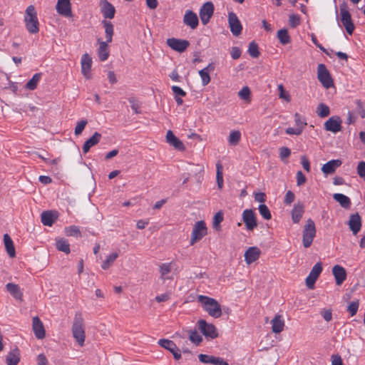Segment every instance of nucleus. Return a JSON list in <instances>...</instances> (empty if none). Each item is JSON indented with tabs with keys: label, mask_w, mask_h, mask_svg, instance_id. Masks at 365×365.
Instances as JSON below:
<instances>
[{
	"label": "nucleus",
	"mask_w": 365,
	"mask_h": 365,
	"mask_svg": "<svg viewBox=\"0 0 365 365\" xmlns=\"http://www.w3.org/2000/svg\"><path fill=\"white\" fill-rule=\"evenodd\" d=\"M183 23L191 29H195L199 24L198 17L192 10H187L183 16Z\"/></svg>",
	"instance_id": "dca6fc26"
},
{
	"label": "nucleus",
	"mask_w": 365,
	"mask_h": 365,
	"mask_svg": "<svg viewBox=\"0 0 365 365\" xmlns=\"http://www.w3.org/2000/svg\"><path fill=\"white\" fill-rule=\"evenodd\" d=\"M118 257V254L117 252H114L108 255L101 265L102 269H108L115 261Z\"/></svg>",
	"instance_id": "58836bf2"
},
{
	"label": "nucleus",
	"mask_w": 365,
	"mask_h": 365,
	"mask_svg": "<svg viewBox=\"0 0 365 365\" xmlns=\"http://www.w3.org/2000/svg\"><path fill=\"white\" fill-rule=\"evenodd\" d=\"M81 72L83 75L86 77H88L92 66V58L88 53L83 54L81 57Z\"/></svg>",
	"instance_id": "393cba45"
},
{
	"label": "nucleus",
	"mask_w": 365,
	"mask_h": 365,
	"mask_svg": "<svg viewBox=\"0 0 365 365\" xmlns=\"http://www.w3.org/2000/svg\"><path fill=\"white\" fill-rule=\"evenodd\" d=\"M291 155V150L287 147H282L279 149V157L282 160L287 158Z\"/></svg>",
	"instance_id": "052dcab7"
},
{
	"label": "nucleus",
	"mask_w": 365,
	"mask_h": 365,
	"mask_svg": "<svg viewBox=\"0 0 365 365\" xmlns=\"http://www.w3.org/2000/svg\"><path fill=\"white\" fill-rule=\"evenodd\" d=\"M197 301L202 304V309L210 317L219 318L222 316L221 306L216 299L207 296L199 295Z\"/></svg>",
	"instance_id": "f257e3e1"
},
{
	"label": "nucleus",
	"mask_w": 365,
	"mask_h": 365,
	"mask_svg": "<svg viewBox=\"0 0 365 365\" xmlns=\"http://www.w3.org/2000/svg\"><path fill=\"white\" fill-rule=\"evenodd\" d=\"M32 327L34 334L37 339H42L45 337V329L38 317H33Z\"/></svg>",
	"instance_id": "aec40b11"
},
{
	"label": "nucleus",
	"mask_w": 365,
	"mask_h": 365,
	"mask_svg": "<svg viewBox=\"0 0 365 365\" xmlns=\"http://www.w3.org/2000/svg\"><path fill=\"white\" fill-rule=\"evenodd\" d=\"M307 178L303 173L299 170L297 173V185L301 186L306 182Z\"/></svg>",
	"instance_id": "680f3d73"
},
{
	"label": "nucleus",
	"mask_w": 365,
	"mask_h": 365,
	"mask_svg": "<svg viewBox=\"0 0 365 365\" xmlns=\"http://www.w3.org/2000/svg\"><path fill=\"white\" fill-rule=\"evenodd\" d=\"M57 217L58 215L52 211H43L41 215V222L43 225L51 226Z\"/></svg>",
	"instance_id": "c85d7f7f"
},
{
	"label": "nucleus",
	"mask_w": 365,
	"mask_h": 365,
	"mask_svg": "<svg viewBox=\"0 0 365 365\" xmlns=\"http://www.w3.org/2000/svg\"><path fill=\"white\" fill-rule=\"evenodd\" d=\"M261 250L257 247H250L245 252V260L247 264H250L259 259Z\"/></svg>",
	"instance_id": "6ab92c4d"
},
{
	"label": "nucleus",
	"mask_w": 365,
	"mask_h": 365,
	"mask_svg": "<svg viewBox=\"0 0 365 365\" xmlns=\"http://www.w3.org/2000/svg\"><path fill=\"white\" fill-rule=\"evenodd\" d=\"M304 212V205L302 202H298L294 205L292 210V220L294 223H298L302 217Z\"/></svg>",
	"instance_id": "b1692460"
},
{
	"label": "nucleus",
	"mask_w": 365,
	"mask_h": 365,
	"mask_svg": "<svg viewBox=\"0 0 365 365\" xmlns=\"http://www.w3.org/2000/svg\"><path fill=\"white\" fill-rule=\"evenodd\" d=\"M58 14L64 17H71L72 11L70 0H58L56 6Z\"/></svg>",
	"instance_id": "2eb2a0df"
},
{
	"label": "nucleus",
	"mask_w": 365,
	"mask_h": 365,
	"mask_svg": "<svg viewBox=\"0 0 365 365\" xmlns=\"http://www.w3.org/2000/svg\"><path fill=\"white\" fill-rule=\"evenodd\" d=\"M272 330L274 333L278 334L283 331L284 321L281 315L277 314L271 321Z\"/></svg>",
	"instance_id": "cd10ccee"
},
{
	"label": "nucleus",
	"mask_w": 365,
	"mask_h": 365,
	"mask_svg": "<svg viewBox=\"0 0 365 365\" xmlns=\"http://www.w3.org/2000/svg\"><path fill=\"white\" fill-rule=\"evenodd\" d=\"M258 210H259L260 215L264 220H269L272 218L271 212H270L268 207L266 205H264V204L259 205Z\"/></svg>",
	"instance_id": "c03bdc74"
},
{
	"label": "nucleus",
	"mask_w": 365,
	"mask_h": 365,
	"mask_svg": "<svg viewBox=\"0 0 365 365\" xmlns=\"http://www.w3.org/2000/svg\"><path fill=\"white\" fill-rule=\"evenodd\" d=\"M129 102L130 103L131 108L135 111V113H140L141 110H140V103L133 98H129Z\"/></svg>",
	"instance_id": "5fc2aeb1"
},
{
	"label": "nucleus",
	"mask_w": 365,
	"mask_h": 365,
	"mask_svg": "<svg viewBox=\"0 0 365 365\" xmlns=\"http://www.w3.org/2000/svg\"><path fill=\"white\" fill-rule=\"evenodd\" d=\"M6 291L9 292L15 299L21 300L23 294L18 284L8 283L6 285Z\"/></svg>",
	"instance_id": "473e14b6"
},
{
	"label": "nucleus",
	"mask_w": 365,
	"mask_h": 365,
	"mask_svg": "<svg viewBox=\"0 0 365 365\" xmlns=\"http://www.w3.org/2000/svg\"><path fill=\"white\" fill-rule=\"evenodd\" d=\"M87 120H81L77 123V125L75 128L74 133L76 135H80L83 130H84L86 125H87Z\"/></svg>",
	"instance_id": "3c124183"
},
{
	"label": "nucleus",
	"mask_w": 365,
	"mask_h": 365,
	"mask_svg": "<svg viewBox=\"0 0 365 365\" xmlns=\"http://www.w3.org/2000/svg\"><path fill=\"white\" fill-rule=\"evenodd\" d=\"M286 133L288 135H299L302 133V128H287L285 130Z\"/></svg>",
	"instance_id": "69168bd1"
},
{
	"label": "nucleus",
	"mask_w": 365,
	"mask_h": 365,
	"mask_svg": "<svg viewBox=\"0 0 365 365\" xmlns=\"http://www.w3.org/2000/svg\"><path fill=\"white\" fill-rule=\"evenodd\" d=\"M348 225L353 235H355L360 231L361 227V218L358 212L350 215Z\"/></svg>",
	"instance_id": "a211bd4d"
},
{
	"label": "nucleus",
	"mask_w": 365,
	"mask_h": 365,
	"mask_svg": "<svg viewBox=\"0 0 365 365\" xmlns=\"http://www.w3.org/2000/svg\"><path fill=\"white\" fill-rule=\"evenodd\" d=\"M207 235V227L204 221H197L192 229L190 244L195 245Z\"/></svg>",
	"instance_id": "423d86ee"
},
{
	"label": "nucleus",
	"mask_w": 365,
	"mask_h": 365,
	"mask_svg": "<svg viewBox=\"0 0 365 365\" xmlns=\"http://www.w3.org/2000/svg\"><path fill=\"white\" fill-rule=\"evenodd\" d=\"M228 22L232 34L235 36H238L242 33V26L234 12L229 13Z\"/></svg>",
	"instance_id": "ddd939ff"
},
{
	"label": "nucleus",
	"mask_w": 365,
	"mask_h": 365,
	"mask_svg": "<svg viewBox=\"0 0 365 365\" xmlns=\"http://www.w3.org/2000/svg\"><path fill=\"white\" fill-rule=\"evenodd\" d=\"M210 364L213 365H229L222 358L214 356L210 360Z\"/></svg>",
	"instance_id": "338daca9"
},
{
	"label": "nucleus",
	"mask_w": 365,
	"mask_h": 365,
	"mask_svg": "<svg viewBox=\"0 0 365 365\" xmlns=\"http://www.w3.org/2000/svg\"><path fill=\"white\" fill-rule=\"evenodd\" d=\"M333 198L344 209H349L351 205V200L349 197L341 193H335Z\"/></svg>",
	"instance_id": "2f4dec72"
},
{
	"label": "nucleus",
	"mask_w": 365,
	"mask_h": 365,
	"mask_svg": "<svg viewBox=\"0 0 365 365\" xmlns=\"http://www.w3.org/2000/svg\"><path fill=\"white\" fill-rule=\"evenodd\" d=\"M198 329L205 337L215 339L218 336L216 327L212 324L207 323L205 320H199Z\"/></svg>",
	"instance_id": "9d476101"
},
{
	"label": "nucleus",
	"mask_w": 365,
	"mask_h": 365,
	"mask_svg": "<svg viewBox=\"0 0 365 365\" xmlns=\"http://www.w3.org/2000/svg\"><path fill=\"white\" fill-rule=\"evenodd\" d=\"M357 173L360 178L365 180V162L361 161L357 166Z\"/></svg>",
	"instance_id": "bf43d9fd"
},
{
	"label": "nucleus",
	"mask_w": 365,
	"mask_h": 365,
	"mask_svg": "<svg viewBox=\"0 0 365 365\" xmlns=\"http://www.w3.org/2000/svg\"><path fill=\"white\" fill-rule=\"evenodd\" d=\"M340 14H341V21L344 26L346 32L351 35L354 30V25L353 24L351 14L348 9V6L346 3L344 2L340 5Z\"/></svg>",
	"instance_id": "39448f33"
},
{
	"label": "nucleus",
	"mask_w": 365,
	"mask_h": 365,
	"mask_svg": "<svg viewBox=\"0 0 365 365\" xmlns=\"http://www.w3.org/2000/svg\"><path fill=\"white\" fill-rule=\"evenodd\" d=\"M102 24L105 29V34H106V38L107 42H112L113 40V36L114 34V28L113 24L112 22L107 21V20H103Z\"/></svg>",
	"instance_id": "72a5a7b5"
},
{
	"label": "nucleus",
	"mask_w": 365,
	"mask_h": 365,
	"mask_svg": "<svg viewBox=\"0 0 365 365\" xmlns=\"http://www.w3.org/2000/svg\"><path fill=\"white\" fill-rule=\"evenodd\" d=\"M322 272V265L321 262H317L312 269L309 274L306 278V285L309 289H314V284L321 272Z\"/></svg>",
	"instance_id": "f8f14e48"
},
{
	"label": "nucleus",
	"mask_w": 365,
	"mask_h": 365,
	"mask_svg": "<svg viewBox=\"0 0 365 365\" xmlns=\"http://www.w3.org/2000/svg\"><path fill=\"white\" fill-rule=\"evenodd\" d=\"M317 76L319 81L322 83L324 87L327 89L333 86V80L331 75L327 68V66L323 63H319L317 67Z\"/></svg>",
	"instance_id": "0eeeda50"
},
{
	"label": "nucleus",
	"mask_w": 365,
	"mask_h": 365,
	"mask_svg": "<svg viewBox=\"0 0 365 365\" xmlns=\"http://www.w3.org/2000/svg\"><path fill=\"white\" fill-rule=\"evenodd\" d=\"M242 220L247 230L252 231L257 227V217L252 209H246L243 211Z\"/></svg>",
	"instance_id": "1a4fd4ad"
},
{
	"label": "nucleus",
	"mask_w": 365,
	"mask_h": 365,
	"mask_svg": "<svg viewBox=\"0 0 365 365\" xmlns=\"http://www.w3.org/2000/svg\"><path fill=\"white\" fill-rule=\"evenodd\" d=\"M41 77V73H35L33 77L26 83L24 88L33 91L36 88L37 84L39 82Z\"/></svg>",
	"instance_id": "c9c22d12"
},
{
	"label": "nucleus",
	"mask_w": 365,
	"mask_h": 365,
	"mask_svg": "<svg viewBox=\"0 0 365 365\" xmlns=\"http://www.w3.org/2000/svg\"><path fill=\"white\" fill-rule=\"evenodd\" d=\"M217 182L219 188H221L223 185V178L222 172V166L220 164L217 165Z\"/></svg>",
	"instance_id": "603ef678"
},
{
	"label": "nucleus",
	"mask_w": 365,
	"mask_h": 365,
	"mask_svg": "<svg viewBox=\"0 0 365 365\" xmlns=\"http://www.w3.org/2000/svg\"><path fill=\"white\" fill-rule=\"evenodd\" d=\"M171 264L170 263H164L160 266V278L163 280L168 279L165 277V275L169 274L171 272Z\"/></svg>",
	"instance_id": "a18cd8bd"
},
{
	"label": "nucleus",
	"mask_w": 365,
	"mask_h": 365,
	"mask_svg": "<svg viewBox=\"0 0 365 365\" xmlns=\"http://www.w3.org/2000/svg\"><path fill=\"white\" fill-rule=\"evenodd\" d=\"M101 13L105 19H113L115 13V7L107 0H104L101 7Z\"/></svg>",
	"instance_id": "a878e982"
},
{
	"label": "nucleus",
	"mask_w": 365,
	"mask_h": 365,
	"mask_svg": "<svg viewBox=\"0 0 365 365\" xmlns=\"http://www.w3.org/2000/svg\"><path fill=\"white\" fill-rule=\"evenodd\" d=\"M101 138V134L98 132H95L93 135L84 143L83 145V153H87L91 147L97 145L99 143Z\"/></svg>",
	"instance_id": "bb28decb"
},
{
	"label": "nucleus",
	"mask_w": 365,
	"mask_h": 365,
	"mask_svg": "<svg viewBox=\"0 0 365 365\" xmlns=\"http://www.w3.org/2000/svg\"><path fill=\"white\" fill-rule=\"evenodd\" d=\"M302 244L305 248L309 247L316 236V226L312 219H308L303 228Z\"/></svg>",
	"instance_id": "20e7f679"
},
{
	"label": "nucleus",
	"mask_w": 365,
	"mask_h": 365,
	"mask_svg": "<svg viewBox=\"0 0 365 365\" xmlns=\"http://www.w3.org/2000/svg\"><path fill=\"white\" fill-rule=\"evenodd\" d=\"M294 122L298 128H302V130L307 125V123L302 119V116L298 113L294 114Z\"/></svg>",
	"instance_id": "4d7b16f0"
},
{
	"label": "nucleus",
	"mask_w": 365,
	"mask_h": 365,
	"mask_svg": "<svg viewBox=\"0 0 365 365\" xmlns=\"http://www.w3.org/2000/svg\"><path fill=\"white\" fill-rule=\"evenodd\" d=\"M359 306V301L351 302L347 308V311L351 314V316H354L356 314Z\"/></svg>",
	"instance_id": "8fccbe9b"
},
{
	"label": "nucleus",
	"mask_w": 365,
	"mask_h": 365,
	"mask_svg": "<svg viewBox=\"0 0 365 365\" xmlns=\"http://www.w3.org/2000/svg\"><path fill=\"white\" fill-rule=\"evenodd\" d=\"M65 233L67 236L81 237L79 228L76 225H71L65 228Z\"/></svg>",
	"instance_id": "37998d69"
},
{
	"label": "nucleus",
	"mask_w": 365,
	"mask_h": 365,
	"mask_svg": "<svg viewBox=\"0 0 365 365\" xmlns=\"http://www.w3.org/2000/svg\"><path fill=\"white\" fill-rule=\"evenodd\" d=\"M300 24V18L298 15L291 14L289 18V24L292 28L297 27Z\"/></svg>",
	"instance_id": "864d4df0"
},
{
	"label": "nucleus",
	"mask_w": 365,
	"mask_h": 365,
	"mask_svg": "<svg viewBox=\"0 0 365 365\" xmlns=\"http://www.w3.org/2000/svg\"><path fill=\"white\" fill-rule=\"evenodd\" d=\"M166 43L173 50L180 53L184 52L190 46L189 41L175 38H168Z\"/></svg>",
	"instance_id": "9b49d317"
},
{
	"label": "nucleus",
	"mask_w": 365,
	"mask_h": 365,
	"mask_svg": "<svg viewBox=\"0 0 365 365\" xmlns=\"http://www.w3.org/2000/svg\"><path fill=\"white\" fill-rule=\"evenodd\" d=\"M56 246L58 250L63 252L66 254L70 253V245L66 240L63 238L57 240Z\"/></svg>",
	"instance_id": "4c0bfd02"
},
{
	"label": "nucleus",
	"mask_w": 365,
	"mask_h": 365,
	"mask_svg": "<svg viewBox=\"0 0 365 365\" xmlns=\"http://www.w3.org/2000/svg\"><path fill=\"white\" fill-rule=\"evenodd\" d=\"M24 22L27 31L32 34H37L39 31V23L37 13L33 5H29L25 11Z\"/></svg>",
	"instance_id": "7ed1b4c3"
},
{
	"label": "nucleus",
	"mask_w": 365,
	"mask_h": 365,
	"mask_svg": "<svg viewBox=\"0 0 365 365\" xmlns=\"http://www.w3.org/2000/svg\"><path fill=\"white\" fill-rule=\"evenodd\" d=\"M316 113L320 118H325L330 114V109L329 106L323 103H321L318 105Z\"/></svg>",
	"instance_id": "ea45409f"
},
{
	"label": "nucleus",
	"mask_w": 365,
	"mask_h": 365,
	"mask_svg": "<svg viewBox=\"0 0 365 365\" xmlns=\"http://www.w3.org/2000/svg\"><path fill=\"white\" fill-rule=\"evenodd\" d=\"M212 69H213V66L212 64H210L206 68L199 71V74L201 77L202 82L204 86L208 84L210 81L209 71Z\"/></svg>",
	"instance_id": "f704fd0d"
},
{
	"label": "nucleus",
	"mask_w": 365,
	"mask_h": 365,
	"mask_svg": "<svg viewBox=\"0 0 365 365\" xmlns=\"http://www.w3.org/2000/svg\"><path fill=\"white\" fill-rule=\"evenodd\" d=\"M277 38L282 45H287L291 41L288 31L286 29H282L278 31Z\"/></svg>",
	"instance_id": "e433bc0d"
},
{
	"label": "nucleus",
	"mask_w": 365,
	"mask_h": 365,
	"mask_svg": "<svg viewBox=\"0 0 365 365\" xmlns=\"http://www.w3.org/2000/svg\"><path fill=\"white\" fill-rule=\"evenodd\" d=\"M4 243L6 250L7 254L11 258H14L16 256V250L14 247V242L9 235V234L6 233L4 235Z\"/></svg>",
	"instance_id": "c756f323"
},
{
	"label": "nucleus",
	"mask_w": 365,
	"mask_h": 365,
	"mask_svg": "<svg viewBox=\"0 0 365 365\" xmlns=\"http://www.w3.org/2000/svg\"><path fill=\"white\" fill-rule=\"evenodd\" d=\"M311 37H312V41L317 47H318L322 52H324L327 55H328V56L330 55L329 51L321 43H319L318 42L317 37L314 34H312Z\"/></svg>",
	"instance_id": "13d9d810"
},
{
	"label": "nucleus",
	"mask_w": 365,
	"mask_h": 365,
	"mask_svg": "<svg viewBox=\"0 0 365 365\" xmlns=\"http://www.w3.org/2000/svg\"><path fill=\"white\" fill-rule=\"evenodd\" d=\"M223 221V214L222 212L219 211L217 212L214 217H213V227L215 229V230H219L220 229V222H222Z\"/></svg>",
	"instance_id": "de8ad7c7"
},
{
	"label": "nucleus",
	"mask_w": 365,
	"mask_h": 365,
	"mask_svg": "<svg viewBox=\"0 0 365 365\" xmlns=\"http://www.w3.org/2000/svg\"><path fill=\"white\" fill-rule=\"evenodd\" d=\"M158 344L168 351H172V347L173 348L175 344L171 340L162 339L158 341Z\"/></svg>",
	"instance_id": "09e8293b"
},
{
	"label": "nucleus",
	"mask_w": 365,
	"mask_h": 365,
	"mask_svg": "<svg viewBox=\"0 0 365 365\" xmlns=\"http://www.w3.org/2000/svg\"><path fill=\"white\" fill-rule=\"evenodd\" d=\"M241 139V133L239 130L232 131L229 135V143L230 145H237Z\"/></svg>",
	"instance_id": "79ce46f5"
},
{
	"label": "nucleus",
	"mask_w": 365,
	"mask_h": 365,
	"mask_svg": "<svg viewBox=\"0 0 365 365\" xmlns=\"http://www.w3.org/2000/svg\"><path fill=\"white\" fill-rule=\"evenodd\" d=\"M189 339L196 345H199L202 341V336L197 332L196 330L189 331Z\"/></svg>",
	"instance_id": "49530a36"
},
{
	"label": "nucleus",
	"mask_w": 365,
	"mask_h": 365,
	"mask_svg": "<svg viewBox=\"0 0 365 365\" xmlns=\"http://www.w3.org/2000/svg\"><path fill=\"white\" fill-rule=\"evenodd\" d=\"M356 110L359 114L361 118H365V109L363 106V103L360 100L356 101Z\"/></svg>",
	"instance_id": "6e6d98bb"
},
{
	"label": "nucleus",
	"mask_w": 365,
	"mask_h": 365,
	"mask_svg": "<svg viewBox=\"0 0 365 365\" xmlns=\"http://www.w3.org/2000/svg\"><path fill=\"white\" fill-rule=\"evenodd\" d=\"M99 47L98 48V55L101 61H106L109 57L108 45L110 42L103 41L101 38L97 40Z\"/></svg>",
	"instance_id": "4be33fe9"
},
{
	"label": "nucleus",
	"mask_w": 365,
	"mask_h": 365,
	"mask_svg": "<svg viewBox=\"0 0 365 365\" xmlns=\"http://www.w3.org/2000/svg\"><path fill=\"white\" fill-rule=\"evenodd\" d=\"M331 365H344L342 359L339 354H333L331 356Z\"/></svg>",
	"instance_id": "0e129e2a"
},
{
	"label": "nucleus",
	"mask_w": 365,
	"mask_h": 365,
	"mask_svg": "<svg viewBox=\"0 0 365 365\" xmlns=\"http://www.w3.org/2000/svg\"><path fill=\"white\" fill-rule=\"evenodd\" d=\"M166 142L170 146H173L175 149L179 151H184L185 150L183 143L174 135L172 130H168L167 132Z\"/></svg>",
	"instance_id": "f3484780"
},
{
	"label": "nucleus",
	"mask_w": 365,
	"mask_h": 365,
	"mask_svg": "<svg viewBox=\"0 0 365 365\" xmlns=\"http://www.w3.org/2000/svg\"><path fill=\"white\" fill-rule=\"evenodd\" d=\"M324 128L327 131H331L336 133L341 129V120L340 117L334 115L329 118L324 124Z\"/></svg>",
	"instance_id": "4468645a"
},
{
	"label": "nucleus",
	"mask_w": 365,
	"mask_h": 365,
	"mask_svg": "<svg viewBox=\"0 0 365 365\" xmlns=\"http://www.w3.org/2000/svg\"><path fill=\"white\" fill-rule=\"evenodd\" d=\"M71 330L73 336L76 342L80 346H83L85 342L86 334L83 327V318L81 313H76Z\"/></svg>",
	"instance_id": "f03ea898"
},
{
	"label": "nucleus",
	"mask_w": 365,
	"mask_h": 365,
	"mask_svg": "<svg viewBox=\"0 0 365 365\" xmlns=\"http://www.w3.org/2000/svg\"><path fill=\"white\" fill-rule=\"evenodd\" d=\"M301 163L302 165L303 168L307 171H310V163L308 158L305 155H302L301 157Z\"/></svg>",
	"instance_id": "774afa93"
},
{
	"label": "nucleus",
	"mask_w": 365,
	"mask_h": 365,
	"mask_svg": "<svg viewBox=\"0 0 365 365\" xmlns=\"http://www.w3.org/2000/svg\"><path fill=\"white\" fill-rule=\"evenodd\" d=\"M332 274L337 285L341 284L346 279V272L345 269L340 265H334L332 268Z\"/></svg>",
	"instance_id": "412c9836"
},
{
	"label": "nucleus",
	"mask_w": 365,
	"mask_h": 365,
	"mask_svg": "<svg viewBox=\"0 0 365 365\" xmlns=\"http://www.w3.org/2000/svg\"><path fill=\"white\" fill-rule=\"evenodd\" d=\"M215 6L212 2L207 1L201 6L199 15L201 22L203 25H206L210 20L214 14Z\"/></svg>",
	"instance_id": "6e6552de"
},
{
	"label": "nucleus",
	"mask_w": 365,
	"mask_h": 365,
	"mask_svg": "<svg viewBox=\"0 0 365 365\" xmlns=\"http://www.w3.org/2000/svg\"><path fill=\"white\" fill-rule=\"evenodd\" d=\"M295 198V195L293 192L291 190H288L285 195L284 197V203L287 205H290L292 202H294Z\"/></svg>",
	"instance_id": "e2e57ef3"
},
{
	"label": "nucleus",
	"mask_w": 365,
	"mask_h": 365,
	"mask_svg": "<svg viewBox=\"0 0 365 365\" xmlns=\"http://www.w3.org/2000/svg\"><path fill=\"white\" fill-rule=\"evenodd\" d=\"M247 52L252 58H258L259 56V47L255 41H253L250 43Z\"/></svg>",
	"instance_id": "a19ab883"
},
{
	"label": "nucleus",
	"mask_w": 365,
	"mask_h": 365,
	"mask_svg": "<svg viewBox=\"0 0 365 365\" xmlns=\"http://www.w3.org/2000/svg\"><path fill=\"white\" fill-rule=\"evenodd\" d=\"M342 162L340 160H331L323 165L322 171L325 175L332 174L335 172L336 168L341 166Z\"/></svg>",
	"instance_id": "5701e85b"
},
{
	"label": "nucleus",
	"mask_w": 365,
	"mask_h": 365,
	"mask_svg": "<svg viewBox=\"0 0 365 365\" xmlns=\"http://www.w3.org/2000/svg\"><path fill=\"white\" fill-rule=\"evenodd\" d=\"M20 361L19 350L16 348L11 350L6 357L7 365H17Z\"/></svg>",
	"instance_id": "7c9ffc66"
}]
</instances>
